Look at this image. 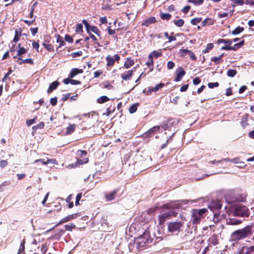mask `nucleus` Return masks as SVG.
Listing matches in <instances>:
<instances>
[{"label":"nucleus","mask_w":254,"mask_h":254,"mask_svg":"<svg viewBox=\"0 0 254 254\" xmlns=\"http://www.w3.org/2000/svg\"><path fill=\"white\" fill-rule=\"evenodd\" d=\"M254 231V225H248L243 229L234 231L231 235L232 241H240L250 237Z\"/></svg>","instance_id":"obj_1"},{"label":"nucleus","mask_w":254,"mask_h":254,"mask_svg":"<svg viewBox=\"0 0 254 254\" xmlns=\"http://www.w3.org/2000/svg\"><path fill=\"white\" fill-rule=\"evenodd\" d=\"M153 239L150 238L147 232H145L142 235L139 236L135 239V244L138 249L147 246L151 244Z\"/></svg>","instance_id":"obj_2"},{"label":"nucleus","mask_w":254,"mask_h":254,"mask_svg":"<svg viewBox=\"0 0 254 254\" xmlns=\"http://www.w3.org/2000/svg\"><path fill=\"white\" fill-rule=\"evenodd\" d=\"M207 211L206 208L201 209H192L191 211V221L193 224H199L201 220L204 217V214Z\"/></svg>","instance_id":"obj_3"},{"label":"nucleus","mask_w":254,"mask_h":254,"mask_svg":"<svg viewBox=\"0 0 254 254\" xmlns=\"http://www.w3.org/2000/svg\"><path fill=\"white\" fill-rule=\"evenodd\" d=\"M183 221H175L168 223V231L174 235H177L184 226Z\"/></svg>","instance_id":"obj_4"},{"label":"nucleus","mask_w":254,"mask_h":254,"mask_svg":"<svg viewBox=\"0 0 254 254\" xmlns=\"http://www.w3.org/2000/svg\"><path fill=\"white\" fill-rule=\"evenodd\" d=\"M234 215L237 216L248 217L249 215V209L246 206H238L235 210Z\"/></svg>","instance_id":"obj_5"},{"label":"nucleus","mask_w":254,"mask_h":254,"mask_svg":"<svg viewBox=\"0 0 254 254\" xmlns=\"http://www.w3.org/2000/svg\"><path fill=\"white\" fill-rule=\"evenodd\" d=\"M190 201L189 200H180L176 201L175 206L177 208H181L182 207L184 209H185L188 207V204L190 202ZM193 202H195V200H191L190 202L192 203Z\"/></svg>","instance_id":"obj_6"},{"label":"nucleus","mask_w":254,"mask_h":254,"mask_svg":"<svg viewBox=\"0 0 254 254\" xmlns=\"http://www.w3.org/2000/svg\"><path fill=\"white\" fill-rule=\"evenodd\" d=\"M186 72L182 67H179L176 71V77L174 80L176 82L180 81L182 77L185 75Z\"/></svg>","instance_id":"obj_7"},{"label":"nucleus","mask_w":254,"mask_h":254,"mask_svg":"<svg viewBox=\"0 0 254 254\" xmlns=\"http://www.w3.org/2000/svg\"><path fill=\"white\" fill-rule=\"evenodd\" d=\"M239 254H254V246L243 247Z\"/></svg>","instance_id":"obj_8"},{"label":"nucleus","mask_w":254,"mask_h":254,"mask_svg":"<svg viewBox=\"0 0 254 254\" xmlns=\"http://www.w3.org/2000/svg\"><path fill=\"white\" fill-rule=\"evenodd\" d=\"M77 217V214H73L71 215H68L66 217H64L62 219H61L60 222L55 226L56 227L58 225H59L64 223L67 222L70 220L75 219Z\"/></svg>","instance_id":"obj_9"},{"label":"nucleus","mask_w":254,"mask_h":254,"mask_svg":"<svg viewBox=\"0 0 254 254\" xmlns=\"http://www.w3.org/2000/svg\"><path fill=\"white\" fill-rule=\"evenodd\" d=\"M160 129V126H155L149 129L145 133V135L146 136H150L153 135L156 132H159Z\"/></svg>","instance_id":"obj_10"},{"label":"nucleus","mask_w":254,"mask_h":254,"mask_svg":"<svg viewBox=\"0 0 254 254\" xmlns=\"http://www.w3.org/2000/svg\"><path fill=\"white\" fill-rule=\"evenodd\" d=\"M156 22V20L155 17H150L148 18L145 19L142 23V25L146 27H148L151 24H154Z\"/></svg>","instance_id":"obj_11"},{"label":"nucleus","mask_w":254,"mask_h":254,"mask_svg":"<svg viewBox=\"0 0 254 254\" xmlns=\"http://www.w3.org/2000/svg\"><path fill=\"white\" fill-rule=\"evenodd\" d=\"M171 215L170 212H165L159 215V224H163L167 218Z\"/></svg>","instance_id":"obj_12"},{"label":"nucleus","mask_w":254,"mask_h":254,"mask_svg":"<svg viewBox=\"0 0 254 254\" xmlns=\"http://www.w3.org/2000/svg\"><path fill=\"white\" fill-rule=\"evenodd\" d=\"M133 69L128 70L121 75V78L124 80H129L133 74Z\"/></svg>","instance_id":"obj_13"},{"label":"nucleus","mask_w":254,"mask_h":254,"mask_svg":"<svg viewBox=\"0 0 254 254\" xmlns=\"http://www.w3.org/2000/svg\"><path fill=\"white\" fill-rule=\"evenodd\" d=\"M118 190L116 189L109 193L105 194V197L108 201H111L115 198V195L117 194Z\"/></svg>","instance_id":"obj_14"},{"label":"nucleus","mask_w":254,"mask_h":254,"mask_svg":"<svg viewBox=\"0 0 254 254\" xmlns=\"http://www.w3.org/2000/svg\"><path fill=\"white\" fill-rule=\"evenodd\" d=\"M83 72V71L82 69H79V68H72L69 74V77L73 78L75 75H76L79 73H82Z\"/></svg>","instance_id":"obj_15"},{"label":"nucleus","mask_w":254,"mask_h":254,"mask_svg":"<svg viewBox=\"0 0 254 254\" xmlns=\"http://www.w3.org/2000/svg\"><path fill=\"white\" fill-rule=\"evenodd\" d=\"M219 239L217 236L213 235L208 239L209 245H213V246L218 244Z\"/></svg>","instance_id":"obj_16"},{"label":"nucleus","mask_w":254,"mask_h":254,"mask_svg":"<svg viewBox=\"0 0 254 254\" xmlns=\"http://www.w3.org/2000/svg\"><path fill=\"white\" fill-rule=\"evenodd\" d=\"M59 84L60 83L57 81L53 82L50 84L49 88L48 89L47 92L49 93H51L54 90L56 89L58 87Z\"/></svg>","instance_id":"obj_17"},{"label":"nucleus","mask_w":254,"mask_h":254,"mask_svg":"<svg viewBox=\"0 0 254 254\" xmlns=\"http://www.w3.org/2000/svg\"><path fill=\"white\" fill-rule=\"evenodd\" d=\"M242 222V220L237 219L236 218H229L227 219V223L228 224L235 225L241 224Z\"/></svg>","instance_id":"obj_18"},{"label":"nucleus","mask_w":254,"mask_h":254,"mask_svg":"<svg viewBox=\"0 0 254 254\" xmlns=\"http://www.w3.org/2000/svg\"><path fill=\"white\" fill-rule=\"evenodd\" d=\"M134 64V60L131 59L130 58H127L126 61L124 64V66L128 69L132 66Z\"/></svg>","instance_id":"obj_19"},{"label":"nucleus","mask_w":254,"mask_h":254,"mask_svg":"<svg viewBox=\"0 0 254 254\" xmlns=\"http://www.w3.org/2000/svg\"><path fill=\"white\" fill-rule=\"evenodd\" d=\"M17 55L18 56H21V55L25 54L27 50L25 49L24 47L21 46V44L20 43L18 44L17 46Z\"/></svg>","instance_id":"obj_20"},{"label":"nucleus","mask_w":254,"mask_h":254,"mask_svg":"<svg viewBox=\"0 0 254 254\" xmlns=\"http://www.w3.org/2000/svg\"><path fill=\"white\" fill-rule=\"evenodd\" d=\"M162 56V53L161 52L153 51L149 54L148 58H151L152 59L153 58L157 59L158 57H160Z\"/></svg>","instance_id":"obj_21"},{"label":"nucleus","mask_w":254,"mask_h":254,"mask_svg":"<svg viewBox=\"0 0 254 254\" xmlns=\"http://www.w3.org/2000/svg\"><path fill=\"white\" fill-rule=\"evenodd\" d=\"M224 56V54H222L219 55L218 57H212L211 58V61L214 63L215 64H220L222 62V58Z\"/></svg>","instance_id":"obj_22"},{"label":"nucleus","mask_w":254,"mask_h":254,"mask_svg":"<svg viewBox=\"0 0 254 254\" xmlns=\"http://www.w3.org/2000/svg\"><path fill=\"white\" fill-rule=\"evenodd\" d=\"M21 36V29H19V30L18 29H16L15 30V35L14 38L13 39V42H17L19 41L20 37Z\"/></svg>","instance_id":"obj_23"},{"label":"nucleus","mask_w":254,"mask_h":254,"mask_svg":"<svg viewBox=\"0 0 254 254\" xmlns=\"http://www.w3.org/2000/svg\"><path fill=\"white\" fill-rule=\"evenodd\" d=\"M57 38V42L59 44V48L62 47V46L64 45L65 42L63 39V38L60 35L58 34L56 35Z\"/></svg>","instance_id":"obj_24"},{"label":"nucleus","mask_w":254,"mask_h":254,"mask_svg":"<svg viewBox=\"0 0 254 254\" xmlns=\"http://www.w3.org/2000/svg\"><path fill=\"white\" fill-rule=\"evenodd\" d=\"M106 60L107 62V66H113L115 64V60L114 59L111 57L110 55H108L107 56Z\"/></svg>","instance_id":"obj_25"},{"label":"nucleus","mask_w":254,"mask_h":254,"mask_svg":"<svg viewBox=\"0 0 254 254\" xmlns=\"http://www.w3.org/2000/svg\"><path fill=\"white\" fill-rule=\"evenodd\" d=\"M75 128V125L74 124L70 125L68 127H66V134H70L73 132Z\"/></svg>","instance_id":"obj_26"},{"label":"nucleus","mask_w":254,"mask_h":254,"mask_svg":"<svg viewBox=\"0 0 254 254\" xmlns=\"http://www.w3.org/2000/svg\"><path fill=\"white\" fill-rule=\"evenodd\" d=\"M153 60L151 58H148V61L146 62V64L150 68L151 71L153 69Z\"/></svg>","instance_id":"obj_27"},{"label":"nucleus","mask_w":254,"mask_h":254,"mask_svg":"<svg viewBox=\"0 0 254 254\" xmlns=\"http://www.w3.org/2000/svg\"><path fill=\"white\" fill-rule=\"evenodd\" d=\"M110 99L106 96H102L98 98L97 102L100 104H102L108 101Z\"/></svg>","instance_id":"obj_28"},{"label":"nucleus","mask_w":254,"mask_h":254,"mask_svg":"<svg viewBox=\"0 0 254 254\" xmlns=\"http://www.w3.org/2000/svg\"><path fill=\"white\" fill-rule=\"evenodd\" d=\"M237 73V72L235 69H229L227 71V75L229 77H233L236 75Z\"/></svg>","instance_id":"obj_29"},{"label":"nucleus","mask_w":254,"mask_h":254,"mask_svg":"<svg viewBox=\"0 0 254 254\" xmlns=\"http://www.w3.org/2000/svg\"><path fill=\"white\" fill-rule=\"evenodd\" d=\"M244 29L243 27L238 26L232 32V34L234 35H238L243 31Z\"/></svg>","instance_id":"obj_30"},{"label":"nucleus","mask_w":254,"mask_h":254,"mask_svg":"<svg viewBox=\"0 0 254 254\" xmlns=\"http://www.w3.org/2000/svg\"><path fill=\"white\" fill-rule=\"evenodd\" d=\"M174 24L177 26V27H182L184 24V20L182 19H179L178 20H175L174 21Z\"/></svg>","instance_id":"obj_31"},{"label":"nucleus","mask_w":254,"mask_h":254,"mask_svg":"<svg viewBox=\"0 0 254 254\" xmlns=\"http://www.w3.org/2000/svg\"><path fill=\"white\" fill-rule=\"evenodd\" d=\"M165 84L163 83H160L157 84L154 87H152V91L154 92L158 91L160 89L162 88L164 86Z\"/></svg>","instance_id":"obj_32"},{"label":"nucleus","mask_w":254,"mask_h":254,"mask_svg":"<svg viewBox=\"0 0 254 254\" xmlns=\"http://www.w3.org/2000/svg\"><path fill=\"white\" fill-rule=\"evenodd\" d=\"M138 105H139V104H138V103H136V104L131 105L129 108V112H130V113L133 114V113H135L137 110V107Z\"/></svg>","instance_id":"obj_33"},{"label":"nucleus","mask_w":254,"mask_h":254,"mask_svg":"<svg viewBox=\"0 0 254 254\" xmlns=\"http://www.w3.org/2000/svg\"><path fill=\"white\" fill-rule=\"evenodd\" d=\"M204 0H188V2L192 3L195 5H199L203 3Z\"/></svg>","instance_id":"obj_34"},{"label":"nucleus","mask_w":254,"mask_h":254,"mask_svg":"<svg viewBox=\"0 0 254 254\" xmlns=\"http://www.w3.org/2000/svg\"><path fill=\"white\" fill-rule=\"evenodd\" d=\"M160 17L163 20H168L171 18V15L169 13H160Z\"/></svg>","instance_id":"obj_35"},{"label":"nucleus","mask_w":254,"mask_h":254,"mask_svg":"<svg viewBox=\"0 0 254 254\" xmlns=\"http://www.w3.org/2000/svg\"><path fill=\"white\" fill-rule=\"evenodd\" d=\"M43 46L49 52H52L54 50V46L51 44H48L44 42Z\"/></svg>","instance_id":"obj_36"},{"label":"nucleus","mask_w":254,"mask_h":254,"mask_svg":"<svg viewBox=\"0 0 254 254\" xmlns=\"http://www.w3.org/2000/svg\"><path fill=\"white\" fill-rule=\"evenodd\" d=\"M213 44L212 43H209L207 45L206 48L202 51L203 53H208L213 48Z\"/></svg>","instance_id":"obj_37"},{"label":"nucleus","mask_w":254,"mask_h":254,"mask_svg":"<svg viewBox=\"0 0 254 254\" xmlns=\"http://www.w3.org/2000/svg\"><path fill=\"white\" fill-rule=\"evenodd\" d=\"M218 43H224V44H228L229 45H231L233 43L232 40L224 39H220L218 40Z\"/></svg>","instance_id":"obj_38"},{"label":"nucleus","mask_w":254,"mask_h":254,"mask_svg":"<svg viewBox=\"0 0 254 254\" xmlns=\"http://www.w3.org/2000/svg\"><path fill=\"white\" fill-rule=\"evenodd\" d=\"M213 22L210 18H207L204 19L201 23L202 26H205L207 24L211 25L212 24Z\"/></svg>","instance_id":"obj_39"},{"label":"nucleus","mask_w":254,"mask_h":254,"mask_svg":"<svg viewBox=\"0 0 254 254\" xmlns=\"http://www.w3.org/2000/svg\"><path fill=\"white\" fill-rule=\"evenodd\" d=\"M201 20L202 18L200 17L194 18L191 20L190 23L191 24L195 25L197 23H199L201 21Z\"/></svg>","instance_id":"obj_40"},{"label":"nucleus","mask_w":254,"mask_h":254,"mask_svg":"<svg viewBox=\"0 0 254 254\" xmlns=\"http://www.w3.org/2000/svg\"><path fill=\"white\" fill-rule=\"evenodd\" d=\"M90 30L98 36H100L101 32L97 27L95 26H92L90 27Z\"/></svg>","instance_id":"obj_41"},{"label":"nucleus","mask_w":254,"mask_h":254,"mask_svg":"<svg viewBox=\"0 0 254 254\" xmlns=\"http://www.w3.org/2000/svg\"><path fill=\"white\" fill-rule=\"evenodd\" d=\"M44 127V123L43 122H41L38 125L33 126L32 129L35 131L37 130L38 129H42Z\"/></svg>","instance_id":"obj_42"},{"label":"nucleus","mask_w":254,"mask_h":254,"mask_svg":"<svg viewBox=\"0 0 254 254\" xmlns=\"http://www.w3.org/2000/svg\"><path fill=\"white\" fill-rule=\"evenodd\" d=\"M13 59H16L15 62L19 64H23V60L20 57V56H18L17 55L14 56L13 57Z\"/></svg>","instance_id":"obj_43"},{"label":"nucleus","mask_w":254,"mask_h":254,"mask_svg":"<svg viewBox=\"0 0 254 254\" xmlns=\"http://www.w3.org/2000/svg\"><path fill=\"white\" fill-rule=\"evenodd\" d=\"M152 87H148V88H145L143 90V93L146 95H149L151 94L152 92H153V91H152Z\"/></svg>","instance_id":"obj_44"},{"label":"nucleus","mask_w":254,"mask_h":254,"mask_svg":"<svg viewBox=\"0 0 254 254\" xmlns=\"http://www.w3.org/2000/svg\"><path fill=\"white\" fill-rule=\"evenodd\" d=\"M82 197V193H79L77 194L76 196V200L75 202V205L76 206L78 205L79 204V201Z\"/></svg>","instance_id":"obj_45"},{"label":"nucleus","mask_w":254,"mask_h":254,"mask_svg":"<svg viewBox=\"0 0 254 254\" xmlns=\"http://www.w3.org/2000/svg\"><path fill=\"white\" fill-rule=\"evenodd\" d=\"M64 227L67 231H71L72 229L75 227V225L73 224H70V225H65Z\"/></svg>","instance_id":"obj_46"},{"label":"nucleus","mask_w":254,"mask_h":254,"mask_svg":"<svg viewBox=\"0 0 254 254\" xmlns=\"http://www.w3.org/2000/svg\"><path fill=\"white\" fill-rule=\"evenodd\" d=\"M82 164V161L81 160H77V162L74 164H71L68 166V167H71V168H75L77 166H78Z\"/></svg>","instance_id":"obj_47"},{"label":"nucleus","mask_w":254,"mask_h":254,"mask_svg":"<svg viewBox=\"0 0 254 254\" xmlns=\"http://www.w3.org/2000/svg\"><path fill=\"white\" fill-rule=\"evenodd\" d=\"M77 155L80 157H82L87 155V152L85 150H78L77 151Z\"/></svg>","instance_id":"obj_48"},{"label":"nucleus","mask_w":254,"mask_h":254,"mask_svg":"<svg viewBox=\"0 0 254 254\" xmlns=\"http://www.w3.org/2000/svg\"><path fill=\"white\" fill-rule=\"evenodd\" d=\"M37 119V117L34 118V119L28 120L26 121V124L28 126H30L31 125L34 124L36 120Z\"/></svg>","instance_id":"obj_49"},{"label":"nucleus","mask_w":254,"mask_h":254,"mask_svg":"<svg viewBox=\"0 0 254 254\" xmlns=\"http://www.w3.org/2000/svg\"><path fill=\"white\" fill-rule=\"evenodd\" d=\"M219 86L218 82H210L208 84V86L210 88H213L214 87H217Z\"/></svg>","instance_id":"obj_50"},{"label":"nucleus","mask_w":254,"mask_h":254,"mask_svg":"<svg viewBox=\"0 0 254 254\" xmlns=\"http://www.w3.org/2000/svg\"><path fill=\"white\" fill-rule=\"evenodd\" d=\"M83 26L81 23H78L77 24V26L76 27L75 32H80L82 31Z\"/></svg>","instance_id":"obj_51"},{"label":"nucleus","mask_w":254,"mask_h":254,"mask_svg":"<svg viewBox=\"0 0 254 254\" xmlns=\"http://www.w3.org/2000/svg\"><path fill=\"white\" fill-rule=\"evenodd\" d=\"M190 51V50L187 49H182L180 50V55L181 56H185L186 55L188 54Z\"/></svg>","instance_id":"obj_52"},{"label":"nucleus","mask_w":254,"mask_h":254,"mask_svg":"<svg viewBox=\"0 0 254 254\" xmlns=\"http://www.w3.org/2000/svg\"><path fill=\"white\" fill-rule=\"evenodd\" d=\"M47 164L49 163H51L53 164H58V162L55 159H49L47 158Z\"/></svg>","instance_id":"obj_53"},{"label":"nucleus","mask_w":254,"mask_h":254,"mask_svg":"<svg viewBox=\"0 0 254 254\" xmlns=\"http://www.w3.org/2000/svg\"><path fill=\"white\" fill-rule=\"evenodd\" d=\"M8 164V162L6 160H2L0 162V167L1 168H3L6 167Z\"/></svg>","instance_id":"obj_54"},{"label":"nucleus","mask_w":254,"mask_h":254,"mask_svg":"<svg viewBox=\"0 0 254 254\" xmlns=\"http://www.w3.org/2000/svg\"><path fill=\"white\" fill-rule=\"evenodd\" d=\"M174 66H175V64H174V63L173 62H172V61H169L168 62V63H167V68L169 69H173Z\"/></svg>","instance_id":"obj_55"},{"label":"nucleus","mask_w":254,"mask_h":254,"mask_svg":"<svg viewBox=\"0 0 254 254\" xmlns=\"http://www.w3.org/2000/svg\"><path fill=\"white\" fill-rule=\"evenodd\" d=\"M37 162H41L43 165H47V160H45L44 159H39L34 161V163Z\"/></svg>","instance_id":"obj_56"},{"label":"nucleus","mask_w":254,"mask_h":254,"mask_svg":"<svg viewBox=\"0 0 254 254\" xmlns=\"http://www.w3.org/2000/svg\"><path fill=\"white\" fill-rule=\"evenodd\" d=\"M188 55L192 60L195 61L196 60L195 55L192 51H190Z\"/></svg>","instance_id":"obj_57"},{"label":"nucleus","mask_w":254,"mask_h":254,"mask_svg":"<svg viewBox=\"0 0 254 254\" xmlns=\"http://www.w3.org/2000/svg\"><path fill=\"white\" fill-rule=\"evenodd\" d=\"M50 103L53 106L56 105L57 103V97H54V98H51V99H50Z\"/></svg>","instance_id":"obj_58"},{"label":"nucleus","mask_w":254,"mask_h":254,"mask_svg":"<svg viewBox=\"0 0 254 254\" xmlns=\"http://www.w3.org/2000/svg\"><path fill=\"white\" fill-rule=\"evenodd\" d=\"M25 244V240H23L21 243V245H20V248H19V250L21 251L22 252L24 251Z\"/></svg>","instance_id":"obj_59"},{"label":"nucleus","mask_w":254,"mask_h":254,"mask_svg":"<svg viewBox=\"0 0 254 254\" xmlns=\"http://www.w3.org/2000/svg\"><path fill=\"white\" fill-rule=\"evenodd\" d=\"M247 89V87L246 85H243L241 86L239 90V93L240 94L243 93L244 92H245L246 89Z\"/></svg>","instance_id":"obj_60"},{"label":"nucleus","mask_w":254,"mask_h":254,"mask_svg":"<svg viewBox=\"0 0 254 254\" xmlns=\"http://www.w3.org/2000/svg\"><path fill=\"white\" fill-rule=\"evenodd\" d=\"M65 40L68 42H69V43H72L73 42V39L72 38L68 35H66L65 36Z\"/></svg>","instance_id":"obj_61"},{"label":"nucleus","mask_w":254,"mask_h":254,"mask_svg":"<svg viewBox=\"0 0 254 254\" xmlns=\"http://www.w3.org/2000/svg\"><path fill=\"white\" fill-rule=\"evenodd\" d=\"M100 22L101 24H106L107 23V18L106 16L100 18Z\"/></svg>","instance_id":"obj_62"},{"label":"nucleus","mask_w":254,"mask_h":254,"mask_svg":"<svg viewBox=\"0 0 254 254\" xmlns=\"http://www.w3.org/2000/svg\"><path fill=\"white\" fill-rule=\"evenodd\" d=\"M32 47H33V48L34 49H36V50L37 51H38V49H39V43L38 42L34 41L32 43Z\"/></svg>","instance_id":"obj_63"},{"label":"nucleus","mask_w":254,"mask_h":254,"mask_svg":"<svg viewBox=\"0 0 254 254\" xmlns=\"http://www.w3.org/2000/svg\"><path fill=\"white\" fill-rule=\"evenodd\" d=\"M190 6H189V5H187V6H185L183 9H182V11L184 13H187L189 12V10L190 9Z\"/></svg>","instance_id":"obj_64"}]
</instances>
